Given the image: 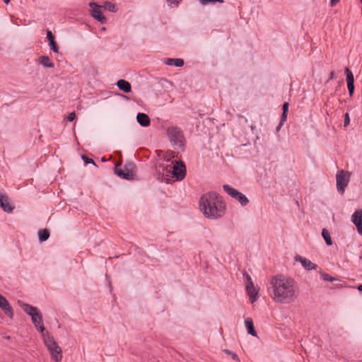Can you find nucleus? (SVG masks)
<instances>
[{
  "label": "nucleus",
  "mask_w": 362,
  "mask_h": 362,
  "mask_svg": "<svg viewBox=\"0 0 362 362\" xmlns=\"http://www.w3.org/2000/svg\"><path fill=\"white\" fill-rule=\"evenodd\" d=\"M271 297L278 303L289 304L298 296V288L293 279L283 274L272 276L270 279Z\"/></svg>",
  "instance_id": "obj_1"
},
{
  "label": "nucleus",
  "mask_w": 362,
  "mask_h": 362,
  "mask_svg": "<svg viewBox=\"0 0 362 362\" xmlns=\"http://www.w3.org/2000/svg\"><path fill=\"white\" fill-rule=\"evenodd\" d=\"M199 209L206 218L216 219L225 214L226 204L218 194L209 192L201 197Z\"/></svg>",
  "instance_id": "obj_2"
},
{
  "label": "nucleus",
  "mask_w": 362,
  "mask_h": 362,
  "mask_svg": "<svg viewBox=\"0 0 362 362\" xmlns=\"http://www.w3.org/2000/svg\"><path fill=\"white\" fill-rule=\"evenodd\" d=\"M45 345L47 348L51 358L56 362H59L62 359V351L61 347L54 340L52 336H50L47 332L42 335Z\"/></svg>",
  "instance_id": "obj_3"
},
{
  "label": "nucleus",
  "mask_w": 362,
  "mask_h": 362,
  "mask_svg": "<svg viewBox=\"0 0 362 362\" xmlns=\"http://www.w3.org/2000/svg\"><path fill=\"white\" fill-rule=\"evenodd\" d=\"M165 170L167 176L169 174H172L173 177H175L177 180H182L186 175V167L185 163L182 160L176 162L174 165L163 166V171ZM163 176H164V172H163Z\"/></svg>",
  "instance_id": "obj_4"
},
{
  "label": "nucleus",
  "mask_w": 362,
  "mask_h": 362,
  "mask_svg": "<svg viewBox=\"0 0 362 362\" xmlns=\"http://www.w3.org/2000/svg\"><path fill=\"white\" fill-rule=\"evenodd\" d=\"M117 166L116 165L115 168V173L119 177L128 180L134 179L136 173V165L132 162L126 163L123 169H119Z\"/></svg>",
  "instance_id": "obj_5"
},
{
  "label": "nucleus",
  "mask_w": 362,
  "mask_h": 362,
  "mask_svg": "<svg viewBox=\"0 0 362 362\" xmlns=\"http://www.w3.org/2000/svg\"><path fill=\"white\" fill-rule=\"evenodd\" d=\"M168 136L170 141L173 146H179L182 147L183 146L184 136L182 131L177 127H170L167 129Z\"/></svg>",
  "instance_id": "obj_6"
},
{
  "label": "nucleus",
  "mask_w": 362,
  "mask_h": 362,
  "mask_svg": "<svg viewBox=\"0 0 362 362\" xmlns=\"http://www.w3.org/2000/svg\"><path fill=\"white\" fill-rule=\"evenodd\" d=\"M349 174L341 170L336 175L337 179V188L340 194H344L346 187L349 180Z\"/></svg>",
  "instance_id": "obj_7"
},
{
  "label": "nucleus",
  "mask_w": 362,
  "mask_h": 362,
  "mask_svg": "<svg viewBox=\"0 0 362 362\" xmlns=\"http://www.w3.org/2000/svg\"><path fill=\"white\" fill-rule=\"evenodd\" d=\"M89 6L91 8V16L102 24L106 23L107 19L103 15V6L98 5L94 2H90Z\"/></svg>",
  "instance_id": "obj_8"
},
{
  "label": "nucleus",
  "mask_w": 362,
  "mask_h": 362,
  "mask_svg": "<svg viewBox=\"0 0 362 362\" xmlns=\"http://www.w3.org/2000/svg\"><path fill=\"white\" fill-rule=\"evenodd\" d=\"M30 317L35 327L39 330L42 335L43 334H45V328L43 325L42 315L40 310L34 313L33 315H31Z\"/></svg>",
  "instance_id": "obj_9"
},
{
  "label": "nucleus",
  "mask_w": 362,
  "mask_h": 362,
  "mask_svg": "<svg viewBox=\"0 0 362 362\" xmlns=\"http://www.w3.org/2000/svg\"><path fill=\"white\" fill-rule=\"evenodd\" d=\"M0 308L4 311L10 319H13L14 316L13 310L8 301L0 294Z\"/></svg>",
  "instance_id": "obj_10"
},
{
  "label": "nucleus",
  "mask_w": 362,
  "mask_h": 362,
  "mask_svg": "<svg viewBox=\"0 0 362 362\" xmlns=\"http://www.w3.org/2000/svg\"><path fill=\"white\" fill-rule=\"evenodd\" d=\"M351 221L356 226L358 233L362 235V209L356 210L353 214Z\"/></svg>",
  "instance_id": "obj_11"
},
{
  "label": "nucleus",
  "mask_w": 362,
  "mask_h": 362,
  "mask_svg": "<svg viewBox=\"0 0 362 362\" xmlns=\"http://www.w3.org/2000/svg\"><path fill=\"white\" fill-rule=\"evenodd\" d=\"M0 207L7 213H11L14 209V206L8 202V197L2 193H0Z\"/></svg>",
  "instance_id": "obj_12"
},
{
  "label": "nucleus",
  "mask_w": 362,
  "mask_h": 362,
  "mask_svg": "<svg viewBox=\"0 0 362 362\" xmlns=\"http://www.w3.org/2000/svg\"><path fill=\"white\" fill-rule=\"evenodd\" d=\"M296 260L300 262L302 266L307 270L315 269L317 268V265L313 263L310 260L302 257L299 255L296 257Z\"/></svg>",
  "instance_id": "obj_13"
},
{
  "label": "nucleus",
  "mask_w": 362,
  "mask_h": 362,
  "mask_svg": "<svg viewBox=\"0 0 362 362\" xmlns=\"http://www.w3.org/2000/svg\"><path fill=\"white\" fill-rule=\"evenodd\" d=\"M246 289L248 296H250V298L251 300V302L253 303L255 301L257 300V296L258 294V291L256 290L253 283L248 284V285L246 286Z\"/></svg>",
  "instance_id": "obj_14"
},
{
  "label": "nucleus",
  "mask_w": 362,
  "mask_h": 362,
  "mask_svg": "<svg viewBox=\"0 0 362 362\" xmlns=\"http://www.w3.org/2000/svg\"><path fill=\"white\" fill-rule=\"evenodd\" d=\"M136 119L139 124L142 127H148L150 125V118L145 113H138Z\"/></svg>",
  "instance_id": "obj_15"
},
{
  "label": "nucleus",
  "mask_w": 362,
  "mask_h": 362,
  "mask_svg": "<svg viewBox=\"0 0 362 362\" xmlns=\"http://www.w3.org/2000/svg\"><path fill=\"white\" fill-rule=\"evenodd\" d=\"M117 86L120 90H122L126 93H130L132 90L131 84L125 80H119L117 82Z\"/></svg>",
  "instance_id": "obj_16"
},
{
  "label": "nucleus",
  "mask_w": 362,
  "mask_h": 362,
  "mask_svg": "<svg viewBox=\"0 0 362 362\" xmlns=\"http://www.w3.org/2000/svg\"><path fill=\"white\" fill-rule=\"evenodd\" d=\"M245 325L247 328L249 334L253 337H257V332L255 329L252 319L251 317H247L245 320Z\"/></svg>",
  "instance_id": "obj_17"
},
{
  "label": "nucleus",
  "mask_w": 362,
  "mask_h": 362,
  "mask_svg": "<svg viewBox=\"0 0 362 362\" xmlns=\"http://www.w3.org/2000/svg\"><path fill=\"white\" fill-rule=\"evenodd\" d=\"M21 308L25 313H26L30 316L33 315L34 313L39 311V310L33 305H30L28 303H23L21 305Z\"/></svg>",
  "instance_id": "obj_18"
},
{
  "label": "nucleus",
  "mask_w": 362,
  "mask_h": 362,
  "mask_svg": "<svg viewBox=\"0 0 362 362\" xmlns=\"http://www.w3.org/2000/svg\"><path fill=\"white\" fill-rule=\"evenodd\" d=\"M40 64L43 66L48 68H53L54 64L51 62L50 59L47 56H42L39 59Z\"/></svg>",
  "instance_id": "obj_19"
},
{
  "label": "nucleus",
  "mask_w": 362,
  "mask_h": 362,
  "mask_svg": "<svg viewBox=\"0 0 362 362\" xmlns=\"http://www.w3.org/2000/svg\"><path fill=\"white\" fill-rule=\"evenodd\" d=\"M165 64L170 66L175 65V66L180 67L184 65V61L182 59H166Z\"/></svg>",
  "instance_id": "obj_20"
},
{
  "label": "nucleus",
  "mask_w": 362,
  "mask_h": 362,
  "mask_svg": "<svg viewBox=\"0 0 362 362\" xmlns=\"http://www.w3.org/2000/svg\"><path fill=\"white\" fill-rule=\"evenodd\" d=\"M223 188L224 189V191L228 193L230 197H232L233 198H234L235 199V197H237V196L239 194L240 192H238V190L230 187L229 185H224L223 186Z\"/></svg>",
  "instance_id": "obj_21"
},
{
  "label": "nucleus",
  "mask_w": 362,
  "mask_h": 362,
  "mask_svg": "<svg viewBox=\"0 0 362 362\" xmlns=\"http://www.w3.org/2000/svg\"><path fill=\"white\" fill-rule=\"evenodd\" d=\"M223 188L224 189V191L228 193L230 197H232L233 198H234L235 199V197H237V196L239 194L240 192H238V190L230 187L229 185H224L223 186Z\"/></svg>",
  "instance_id": "obj_22"
},
{
  "label": "nucleus",
  "mask_w": 362,
  "mask_h": 362,
  "mask_svg": "<svg viewBox=\"0 0 362 362\" xmlns=\"http://www.w3.org/2000/svg\"><path fill=\"white\" fill-rule=\"evenodd\" d=\"M49 237V232L47 229H42L38 232V238L40 242L46 241Z\"/></svg>",
  "instance_id": "obj_23"
},
{
  "label": "nucleus",
  "mask_w": 362,
  "mask_h": 362,
  "mask_svg": "<svg viewBox=\"0 0 362 362\" xmlns=\"http://www.w3.org/2000/svg\"><path fill=\"white\" fill-rule=\"evenodd\" d=\"M322 235L327 245H332V240L328 230H327L326 228H323L322 231Z\"/></svg>",
  "instance_id": "obj_24"
},
{
  "label": "nucleus",
  "mask_w": 362,
  "mask_h": 362,
  "mask_svg": "<svg viewBox=\"0 0 362 362\" xmlns=\"http://www.w3.org/2000/svg\"><path fill=\"white\" fill-rule=\"evenodd\" d=\"M235 199L238 201L242 206H246L249 202L248 199L241 192L235 197Z\"/></svg>",
  "instance_id": "obj_25"
},
{
  "label": "nucleus",
  "mask_w": 362,
  "mask_h": 362,
  "mask_svg": "<svg viewBox=\"0 0 362 362\" xmlns=\"http://www.w3.org/2000/svg\"><path fill=\"white\" fill-rule=\"evenodd\" d=\"M288 106H289V103L288 102H285L283 104V106H282L283 112L281 114L282 122H285L287 119Z\"/></svg>",
  "instance_id": "obj_26"
},
{
  "label": "nucleus",
  "mask_w": 362,
  "mask_h": 362,
  "mask_svg": "<svg viewBox=\"0 0 362 362\" xmlns=\"http://www.w3.org/2000/svg\"><path fill=\"white\" fill-rule=\"evenodd\" d=\"M344 71H345V74L346 76V83H354V75H353L351 71L348 67H346L344 69Z\"/></svg>",
  "instance_id": "obj_27"
},
{
  "label": "nucleus",
  "mask_w": 362,
  "mask_h": 362,
  "mask_svg": "<svg viewBox=\"0 0 362 362\" xmlns=\"http://www.w3.org/2000/svg\"><path fill=\"white\" fill-rule=\"evenodd\" d=\"M104 7H105V9H107L110 11H112V12H116L117 11V8H116L115 4H114L111 3V2H109V1L105 2Z\"/></svg>",
  "instance_id": "obj_28"
},
{
  "label": "nucleus",
  "mask_w": 362,
  "mask_h": 362,
  "mask_svg": "<svg viewBox=\"0 0 362 362\" xmlns=\"http://www.w3.org/2000/svg\"><path fill=\"white\" fill-rule=\"evenodd\" d=\"M49 47H50L51 49L54 52H55V53H58L59 52L58 45H57V44L56 43V42L54 40H51V42H49Z\"/></svg>",
  "instance_id": "obj_29"
},
{
  "label": "nucleus",
  "mask_w": 362,
  "mask_h": 362,
  "mask_svg": "<svg viewBox=\"0 0 362 362\" xmlns=\"http://www.w3.org/2000/svg\"><path fill=\"white\" fill-rule=\"evenodd\" d=\"M321 276L323 279V280L327 281H333L337 280V278L332 277L326 273H322Z\"/></svg>",
  "instance_id": "obj_30"
},
{
  "label": "nucleus",
  "mask_w": 362,
  "mask_h": 362,
  "mask_svg": "<svg viewBox=\"0 0 362 362\" xmlns=\"http://www.w3.org/2000/svg\"><path fill=\"white\" fill-rule=\"evenodd\" d=\"M224 351H225L228 355H230V356H231V358H232L233 360H235V361H236L240 362V359H239V358H238V355H237L235 353L232 352V351H229V350H227V349H226V350H225Z\"/></svg>",
  "instance_id": "obj_31"
},
{
  "label": "nucleus",
  "mask_w": 362,
  "mask_h": 362,
  "mask_svg": "<svg viewBox=\"0 0 362 362\" xmlns=\"http://www.w3.org/2000/svg\"><path fill=\"white\" fill-rule=\"evenodd\" d=\"M81 158L85 163H86V164L91 163V164L94 165L95 166H97L95 163L94 162V160L92 158H90L85 155H83Z\"/></svg>",
  "instance_id": "obj_32"
},
{
  "label": "nucleus",
  "mask_w": 362,
  "mask_h": 362,
  "mask_svg": "<svg viewBox=\"0 0 362 362\" xmlns=\"http://www.w3.org/2000/svg\"><path fill=\"white\" fill-rule=\"evenodd\" d=\"M199 1L203 5H206L209 3H215V2L223 3V0H199Z\"/></svg>",
  "instance_id": "obj_33"
},
{
  "label": "nucleus",
  "mask_w": 362,
  "mask_h": 362,
  "mask_svg": "<svg viewBox=\"0 0 362 362\" xmlns=\"http://www.w3.org/2000/svg\"><path fill=\"white\" fill-rule=\"evenodd\" d=\"M349 94L351 97L354 92V83H347Z\"/></svg>",
  "instance_id": "obj_34"
},
{
  "label": "nucleus",
  "mask_w": 362,
  "mask_h": 362,
  "mask_svg": "<svg viewBox=\"0 0 362 362\" xmlns=\"http://www.w3.org/2000/svg\"><path fill=\"white\" fill-rule=\"evenodd\" d=\"M243 276L245 277V282H246L247 285H248V284H250V282L253 283L250 276L248 274H247L246 272H244Z\"/></svg>",
  "instance_id": "obj_35"
},
{
  "label": "nucleus",
  "mask_w": 362,
  "mask_h": 362,
  "mask_svg": "<svg viewBox=\"0 0 362 362\" xmlns=\"http://www.w3.org/2000/svg\"><path fill=\"white\" fill-rule=\"evenodd\" d=\"M47 38L49 42H51V40H54V36L53 35L52 31L48 30L47 32Z\"/></svg>",
  "instance_id": "obj_36"
},
{
  "label": "nucleus",
  "mask_w": 362,
  "mask_h": 362,
  "mask_svg": "<svg viewBox=\"0 0 362 362\" xmlns=\"http://www.w3.org/2000/svg\"><path fill=\"white\" fill-rule=\"evenodd\" d=\"M76 118V114L75 112H71L69 114V115L67 116V119L68 121L69 122H73Z\"/></svg>",
  "instance_id": "obj_37"
},
{
  "label": "nucleus",
  "mask_w": 362,
  "mask_h": 362,
  "mask_svg": "<svg viewBox=\"0 0 362 362\" xmlns=\"http://www.w3.org/2000/svg\"><path fill=\"white\" fill-rule=\"evenodd\" d=\"M349 122H350L349 115L348 113H346L345 117H344V127H346L349 124Z\"/></svg>",
  "instance_id": "obj_38"
},
{
  "label": "nucleus",
  "mask_w": 362,
  "mask_h": 362,
  "mask_svg": "<svg viewBox=\"0 0 362 362\" xmlns=\"http://www.w3.org/2000/svg\"><path fill=\"white\" fill-rule=\"evenodd\" d=\"M339 1V0H331L330 1L331 6H334Z\"/></svg>",
  "instance_id": "obj_39"
},
{
  "label": "nucleus",
  "mask_w": 362,
  "mask_h": 362,
  "mask_svg": "<svg viewBox=\"0 0 362 362\" xmlns=\"http://www.w3.org/2000/svg\"><path fill=\"white\" fill-rule=\"evenodd\" d=\"M284 122H282V117H281L280 123L279 124L278 127H276V130L277 131H279V129H281V126H282Z\"/></svg>",
  "instance_id": "obj_40"
},
{
  "label": "nucleus",
  "mask_w": 362,
  "mask_h": 362,
  "mask_svg": "<svg viewBox=\"0 0 362 362\" xmlns=\"http://www.w3.org/2000/svg\"><path fill=\"white\" fill-rule=\"evenodd\" d=\"M334 71H332L329 74V79H333L334 78Z\"/></svg>",
  "instance_id": "obj_41"
},
{
  "label": "nucleus",
  "mask_w": 362,
  "mask_h": 362,
  "mask_svg": "<svg viewBox=\"0 0 362 362\" xmlns=\"http://www.w3.org/2000/svg\"><path fill=\"white\" fill-rule=\"evenodd\" d=\"M358 290L359 291H361V292H362V284H361V285H359V286H358Z\"/></svg>",
  "instance_id": "obj_42"
},
{
  "label": "nucleus",
  "mask_w": 362,
  "mask_h": 362,
  "mask_svg": "<svg viewBox=\"0 0 362 362\" xmlns=\"http://www.w3.org/2000/svg\"><path fill=\"white\" fill-rule=\"evenodd\" d=\"M5 4H8L10 2V0H3Z\"/></svg>",
  "instance_id": "obj_43"
},
{
  "label": "nucleus",
  "mask_w": 362,
  "mask_h": 362,
  "mask_svg": "<svg viewBox=\"0 0 362 362\" xmlns=\"http://www.w3.org/2000/svg\"><path fill=\"white\" fill-rule=\"evenodd\" d=\"M164 180H165V182H168V180H169V179H168V178H164Z\"/></svg>",
  "instance_id": "obj_44"
},
{
  "label": "nucleus",
  "mask_w": 362,
  "mask_h": 362,
  "mask_svg": "<svg viewBox=\"0 0 362 362\" xmlns=\"http://www.w3.org/2000/svg\"><path fill=\"white\" fill-rule=\"evenodd\" d=\"M361 4H362V0H361Z\"/></svg>",
  "instance_id": "obj_45"
}]
</instances>
